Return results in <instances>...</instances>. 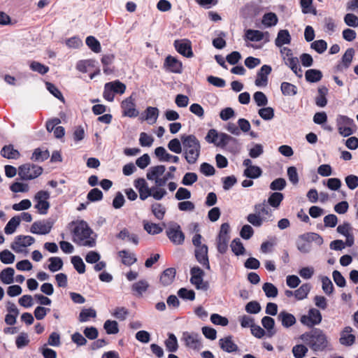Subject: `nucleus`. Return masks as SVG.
Wrapping results in <instances>:
<instances>
[{"mask_svg":"<svg viewBox=\"0 0 358 358\" xmlns=\"http://www.w3.org/2000/svg\"><path fill=\"white\" fill-rule=\"evenodd\" d=\"M283 198L284 196L282 193L274 192L272 193L268 197V203L273 208H278L282 202Z\"/></svg>","mask_w":358,"mask_h":358,"instance_id":"obj_50","label":"nucleus"},{"mask_svg":"<svg viewBox=\"0 0 358 358\" xmlns=\"http://www.w3.org/2000/svg\"><path fill=\"white\" fill-rule=\"evenodd\" d=\"M15 256L10 250L6 249L0 252V260L4 264H11L15 262Z\"/></svg>","mask_w":358,"mask_h":358,"instance_id":"obj_51","label":"nucleus"},{"mask_svg":"<svg viewBox=\"0 0 358 358\" xmlns=\"http://www.w3.org/2000/svg\"><path fill=\"white\" fill-rule=\"evenodd\" d=\"M20 224V217L19 216L13 217L6 224L4 228V232L8 235L13 234Z\"/></svg>","mask_w":358,"mask_h":358,"instance_id":"obj_36","label":"nucleus"},{"mask_svg":"<svg viewBox=\"0 0 358 358\" xmlns=\"http://www.w3.org/2000/svg\"><path fill=\"white\" fill-rule=\"evenodd\" d=\"M321 281L323 292L327 295L331 294L334 292V285L331 280L327 276H322Z\"/></svg>","mask_w":358,"mask_h":358,"instance_id":"obj_60","label":"nucleus"},{"mask_svg":"<svg viewBox=\"0 0 358 358\" xmlns=\"http://www.w3.org/2000/svg\"><path fill=\"white\" fill-rule=\"evenodd\" d=\"M122 115L129 117H136L138 115V110L136 108L135 99L130 96L124 99L121 103Z\"/></svg>","mask_w":358,"mask_h":358,"instance_id":"obj_13","label":"nucleus"},{"mask_svg":"<svg viewBox=\"0 0 358 358\" xmlns=\"http://www.w3.org/2000/svg\"><path fill=\"white\" fill-rule=\"evenodd\" d=\"M48 261L50 264L48 265V269L52 272H56L62 268L63 261L59 257H52L49 258Z\"/></svg>","mask_w":358,"mask_h":358,"instance_id":"obj_44","label":"nucleus"},{"mask_svg":"<svg viewBox=\"0 0 358 358\" xmlns=\"http://www.w3.org/2000/svg\"><path fill=\"white\" fill-rule=\"evenodd\" d=\"M126 90V85L120 80H114L105 84L103 92V98L110 102L114 101V94H123Z\"/></svg>","mask_w":358,"mask_h":358,"instance_id":"obj_6","label":"nucleus"},{"mask_svg":"<svg viewBox=\"0 0 358 358\" xmlns=\"http://www.w3.org/2000/svg\"><path fill=\"white\" fill-rule=\"evenodd\" d=\"M119 256L122 259V262L127 266H130L136 262L135 255L127 252L126 250L120 251Z\"/></svg>","mask_w":358,"mask_h":358,"instance_id":"obj_45","label":"nucleus"},{"mask_svg":"<svg viewBox=\"0 0 358 358\" xmlns=\"http://www.w3.org/2000/svg\"><path fill=\"white\" fill-rule=\"evenodd\" d=\"M166 348L169 352H176L178 350V340L176 336L173 334H170L169 338L165 341Z\"/></svg>","mask_w":358,"mask_h":358,"instance_id":"obj_56","label":"nucleus"},{"mask_svg":"<svg viewBox=\"0 0 358 358\" xmlns=\"http://www.w3.org/2000/svg\"><path fill=\"white\" fill-rule=\"evenodd\" d=\"M167 146L169 150L176 154H180L183 150L182 141L178 138L171 140Z\"/></svg>","mask_w":358,"mask_h":358,"instance_id":"obj_53","label":"nucleus"},{"mask_svg":"<svg viewBox=\"0 0 358 358\" xmlns=\"http://www.w3.org/2000/svg\"><path fill=\"white\" fill-rule=\"evenodd\" d=\"M144 229L151 235L159 234L163 231V228L158 224L143 221Z\"/></svg>","mask_w":358,"mask_h":358,"instance_id":"obj_39","label":"nucleus"},{"mask_svg":"<svg viewBox=\"0 0 358 358\" xmlns=\"http://www.w3.org/2000/svg\"><path fill=\"white\" fill-rule=\"evenodd\" d=\"M336 122L338 132L341 136L347 137L353 133V127H355L353 120L344 115H339L337 117Z\"/></svg>","mask_w":358,"mask_h":358,"instance_id":"obj_11","label":"nucleus"},{"mask_svg":"<svg viewBox=\"0 0 358 358\" xmlns=\"http://www.w3.org/2000/svg\"><path fill=\"white\" fill-rule=\"evenodd\" d=\"M262 169L257 166H250L244 171V176L249 178H257L262 176Z\"/></svg>","mask_w":358,"mask_h":358,"instance_id":"obj_54","label":"nucleus"},{"mask_svg":"<svg viewBox=\"0 0 358 358\" xmlns=\"http://www.w3.org/2000/svg\"><path fill=\"white\" fill-rule=\"evenodd\" d=\"M71 263L79 273H84L85 271V265L83 259L79 256H73L71 258Z\"/></svg>","mask_w":358,"mask_h":358,"instance_id":"obj_64","label":"nucleus"},{"mask_svg":"<svg viewBox=\"0 0 358 358\" xmlns=\"http://www.w3.org/2000/svg\"><path fill=\"white\" fill-rule=\"evenodd\" d=\"M164 66L166 71L174 73H180L182 70V62L171 55L166 57Z\"/></svg>","mask_w":358,"mask_h":358,"instance_id":"obj_19","label":"nucleus"},{"mask_svg":"<svg viewBox=\"0 0 358 358\" xmlns=\"http://www.w3.org/2000/svg\"><path fill=\"white\" fill-rule=\"evenodd\" d=\"M301 339L315 352H322L329 345L327 336L320 329L302 334Z\"/></svg>","mask_w":358,"mask_h":358,"instance_id":"obj_2","label":"nucleus"},{"mask_svg":"<svg viewBox=\"0 0 358 358\" xmlns=\"http://www.w3.org/2000/svg\"><path fill=\"white\" fill-rule=\"evenodd\" d=\"M165 171L166 168L164 165L151 166L148 170L146 177L150 180H154L157 186L162 187L169 179L174 178L173 173H165Z\"/></svg>","mask_w":358,"mask_h":358,"instance_id":"obj_4","label":"nucleus"},{"mask_svg":"<svg viewBox=\"0 0 358 358\" xmlns=\"http://www.w3.org/2000/svg\"><path fill=\"white\" fill-rule=\"evenodd\" d=\"M352 329L346 327L341 333L340 343L343 345H351L355 343V336L352 334Z\"/></svg>","mask_w":358,"mask_h":358,"instance_id":"obj_26","label":"nucleus"},{"mask_svg":"<svg viewBox=\"0 0 358 358\" xmlns=\"http://www.w3.org/2000/svg\"><path fill=\"white\" fill-rule=\"evenodd\" d=\"M229 225L228 223H223L220 227V230L217 238V249L219 252L224 254L228 249V243L229 241Z\"/></svg>","mask_w":358,"mask_h":358,"instance_id":"obj_9","label":"nucleus"},{"mask_svg":"<svg viewBox=\"0 0 358 358\" xmlns=\"http://www.w3.org/2000/svg\"><path fill=\"white\" fill-rule=\"evenodd\" d=\"M169 238L176 245H180L184 242L185 236L180 229V227L176 224H171L166 231Z\"/></svg>","mask_w":358,"mask_h":358,"instance_id":"obj_17","label":"nucleus"},{"mask_svg":"<svg viewBox=\"0 0 358 358\" xmlns=\"http://www.w3.org/2000/svg\"><path fill=\"white\" fill-rule=\"evenodd\" d=\"M310 290L311 285L309 283H304L294 291V297L298 301L303 300L308 297Z\"/></svg>","mask_w":358,"mask_h":358,"instance_id":"obj_31","label":"nucleus"},{"mask_svg":"<svg viewBox=\"0 0 358 358\" xmlns=\"http://www.w3.org/2000/svg\"><path fill=\"white\" fill-rule=\"evenodd\" d=\"M232 139L233 138L231 136L225 133L218 132L215 129H210L205 136L207 143H213L220 148L225 147Z\"/></svg>","mask_w":358,"mask_h":358,"instance_id":"obj_5","label":"nucleus"},{"mask_svg":"<svg viewBox=\"0 0 358 358\" xmlns=\"http://www.w3.org/2000/svg\"><path fill=\"white\" fill-rule=\"evenodd\" d=\"M151 210L157 219L161 220L164 218L166 213V208L162 204L157 203L152 204Z\"/></svg>","mask_w":358,"mask_h":358,"instance_id":"obj_58","label":"nucleus"},{"mask_svg":"<svg viewBox=\"0 0 358 358\" xmlns=\"http://www.w3.org/2000/svg\"><path fill=\"white\" fill-rule=\"evenodd\" d=\"M265 36H268V32H262L259 30L248 29L245 33L246 38L250 41H260Z\"/></svg>","mask_w":358,"mask_h":358,"instance_id":"obj_34","label":"nucleus"},{"mask_svg":"<svg viewBox=\"0 0 358 358\" xmlns=\"http://www.w3.org/2000/svg\"><path fill=\"white\" fill-rule=\"evenodd\" d=\"M145 120L149 124H153L157 122L159 111L157 108L149 106L146 108Z\"/></svg>","mask_w":358,"mask_h":358,"instance_id":"obj_37","label":"nucleus"},{"mask_svg":"<svg viewBox=\"0 0 358 358\" xmlns=\"http://www.w3.org/2000/svg\"><path fill=\"white\" fill-rule=\"evenodd\" d=\"M174 46L176 50L186 57H192L193 52L192 50L191 42L187 39L176 40L174 42Z\"/></svg>","mask_w":358,"mask_h":358,"instance_id":"obj_20","label":"nucleus"},{"mask_svg":"<svg viewBox=\"0 0 358 358\" xmlns=\"http://www.w3.org/2000/svg\"><path fill=\"white\" fill-rule=\"evenodd\" d=\"M268 210L262 204L255 206V213H250L247 217V220L255 227H260L262 225L264 220L263 215H268Z\"/></svg>","mask_w":358,"mask_h":358,"instance_id":"obj_12","label":"nucleus"},{"mask_svg":"<svg viewBox=\"0 0 358 358\" xmlns=\"http://www.w3.org/2000/svg\"><path fill=\"white\" fill-rule=\"evenodd\" d=\"M1 152L3 157L8 159H17L20 157V152L14 149L13 145L4 146Z\"/></svg>","mask_w":358,"mask_h":358,"instance_id":"obj_42","label":"nucleus"},{"mask_svg":"<svg viewBox=\"0 0 358 358\" xmlns=\"http://www.w3.org/2000/svg\"><path fill=\"white\" fill-rule=\"evenodd\" d=\"M134 186L139 192V197L144 201L150 196L152 187L150 188L144 178H138L134 181Z\"/></svg>","mask_w":358,"mask_h":358,"instance_id":"obj_21","label":"nucleus"},{"mask_svg":"<svg viewBox=\"0 0 358 358\" xmlns=\"http://www.w3.org/2000/svg\"><path fill=\"white\" fill-rule=\"evenodd\" d=\"M262 324L266 329L269 337L275 334V331L273 330L275 321L272 317L268 316L264 317L262 319Z\"/></svg>","mask_w":358,"mask_h":358,"instance_id":"obj_41","label":"nucleus"},{"mask_svg":"<svg viewBox=\"0 0 358 358\" xmlns=\"http://www.w3.org/2000/svg\"><path fill=\"white\" fill-rule=\"evenodd\" d=\"M191 283L195 286L197 289H206L207 285L203 282L204 272L199 266H194L190 270Z\"/></svg>","mask_w":358,"mask_h":358,"instance_id":"obj_14","label":"nucleus"},{"mask_svg":"<svg viewBox=\"0 0 358 358\" xmlns=\"http://www.w3.org/2000/svg\"><path fill=\"white\" fill-rule=\"evenodd\" d=\"M43 169L37 165L26 164L19 167L18 175L24 180H29L38 177Z\"/></svg>","mask_w":358,"mask_h":358,"instance_id":"obj_8","label":"nucleus"},{"mask_svg":"<svg viewBox=\"0 0 358 358\" xmlns=\"http://www.w3.org/2000/svg\"><path fill=\"white\" fill-rule=\"evenodd\" d=\"M219 345L221 349L227 352H233L238 350V346L234 343L231 336L220 338Z\"/></svg>","mask_w":358,"mask_h":358,"instance_id":"obj_29","label":"nucleus"},{"mask_svg":"<svg viewBox=\"0 0 358 358\" xmlns=\"http://www.w3.org/2000/svg\"><path fill=\"white\" fill-rule=\"evenodd\" d=\"M305 77L308 82L316 83L322 79V73L317 69H308L306 71Z\"/></svg>","mask_w":358,"mask_h":358,"instance_id":"obj_38","label":"nucleus"},{"mask_svg":"<svg viewBox=\"0 0 358 358\" xmlns=\"http://www.w3.org/2000/svg\"><path fill=\"white\" fill-rule=\"evenodd\" d=\"M308 316L310 319L311 326L319 324L322 321V315L316 308H311L308 311Z\"/></svg>","mask_w":358,"mask_h":358,"instance_id":"obj_59","label":"nucleus"},{"mask_svg":"<svg viewBox=\"0 0 358 358\" xmlns=\"http://www.w3.org/2000/svg\"><path fill=\"white\" fill-rule=\"evenodd\" d=\"M278 20V17L274 13H268L264 15L262 22L266 27H271L275 26Z\"/></svg>","mask_w":358,"mask_h":358,"instance_id":"obj_43","label":"nucleus"},{"mask_svg":"<svg viewBox=\"0 0 358 358\" xmlns=\"http://www.w3.org/2000/svg\"><path fill=\"white\" fill-rule=\"evenodd\" d=\"M285 64L287 66H288L297 77H299V78L302 77L303 71L299 64V59L296 57H295L294 58H292L288 62H287Z\"/></svg>","mask_w":358,"mask_h":358,"instance_id":"obj_35","label":"nucleus"},{"mask_svg":"<svg viewBox=\"0 0 358 358\" xmlns=\"http://www.w3.org/2000/svg\"><path fill=\"white\" fill-rule=\"evenodd\" d=\"M150 287L149 282L145 280H141L134 282L131 286V290L134 295L142 296Z\"/></svg>","mask_w":358,"mask_h":358,"instance_id":"obj_28","label":"nucleus"},{"mask_svg":"<svg viewBox=\"0 0 358 358\" xmlns=\"http://www.w3.org/2000/svg\"><path fill=\"white\" fill-rule=\"evenodd\" d=\"M195 257L199 263L204 266L208 270L210 268L207 246H201L200 248H195Z\"/></svg>","mask_w":358,"mask_h":358,"instance_id":"obj_24","label":"nucleus"},{"mask_svg":"<svg viewBox=\"0 0 358 358\" xmlns=\"http://www.w3.org/2000/svg\"><path fill=\"white\" fill-rule=\"evenodd\" d=\"M307 235H303L296 241L297 249L302 253H308L310 251L311 245Z\"/></svg>","mask_w":358,"mask_h":358,"instance_id":"obj_33","label":"nucleus"},{"mask_svg":"<svg viewBox=\"0 0 358 358\" xmlns=\"http://www.w3.org/2000/svg\"><path fill=\"white\" fill-rule=\"evenodd\" d=\"M86 44L94 52L99 53L101 51L99 41L94 36H87L86 38Z\"/></svg>","mask_w":358,"mask_h":358,"instance_id":"obj_47","label":"nucleus"},{"mask_svg":"<svg viewBox=\"0 0 358 358\" xmlns=\"http://www.w3.org/2000/svg\"><path fill=\"white\" fill-rule=\"evenodd\" d=\"M176 270L173 268L166 269L160 276V282L163 286L171 285L175 278Z\"/></svg>","mask_w":358,"mask_h":358,"instance_id":"obj_30","label":"nucleus"},{"mask_svg":"<svg viewBox=\"0 0 358 358\" xmlns=\"http://www.w3.org/2000/svg\"><path fill=\"white\" fill-rule=\"evenodd\" d=\"M95 66V61L92 59H86L79 61L76 64V69L82 72L87 73L91 69L94 68Z\"/></svg>","mask_w":358,"mask_h":358,"instance_id":"obj_40","label":"nucleus"},{"mask_svg":"<svg viewBox=\"0 0 358 358\" xmlns=\"http://www.w3.org/2000/svg\"><path fill=\"white\" fill-rule=\"evenodd\" d=\"M117 237L121 240H127L128 241H131L135 245H137L138 243V238L135 234H130L127 229H124L122 230L117 236Z\"/></svg>","mask_w":358,"mask_h":358,"instance_id":"obj_52","label":"nucleus"},{"mask_svg":"<svg viewBox=\"0 0 358 358\" xmlns=\"http://www.w3.org/2000/svg\"><path fill=\"white\" fill-rule=\"evenodd\" d=\"M259 115L264 120H271L274 117V110L271 107L260 108L258 111Z\"/></svg>","mask_w":358,"mask_h":358,"instance_id":"obj_63","label":"nucleus"},{"mask_svg":"<svg viewBox=\"0 0 358 358\" xmlns=\"http://www.w3.org/2000/svg\"><path fill=\"white\" fill-rule=\"evenodd\" d=\"M103 328L108 334H116L119 331L118 324L115 320H106L103 324Z\"/></svg>","mask_w":358,"mask_h":358,"instance_id":"obj_55","label":"nucleus"},{"mask_svg":"<svg viewBox=\"0 0 358 358\" xmlns=\"http://www.w3.org/2000/svg\"><path fill=\"white\" fill-rule=\"evenodd\" d=\"M291 35L287 29H281L278 31L277 37L275 40V44L277 47L284 48V45H289L291 43Z\"/></svg>","mask_w":358,"mask_h":358,"instance_id":"obj_25","label":"nucleus"},{"mask_svg":"<svg viewBox=\"0 0 358 358\" xmlns=\"http://www.w3.org/2000/svg\"><path fill=\"white\" fill-rule=\"evenodd\" d=\"M282 93L285 96H294L297 93V88L294 85L283 82L280 87Z\"/></svg>","mask_w":358,"mask_h":358,"instance_id":"obj_49","label":"nucleus"},{"mask_svg":"<svg viewBox=\"0 0 358 358\" xmlns=\"http://www.w3.org/2000/svg\"><path fill=\"white\" fill-rule=\"evenodd\" d=\"M355 55V50L348 48L343 55L341 62L336 66V72H343L350 65Z\"/></svg>","mask_w":358,"mask_h":358,"instance_id":"obj_22","label":"nucleus"},{"mask_svg":"<svg viewBox=\"0 0 358 358\" xmlns=\"http://www.w3.org/2000/svg\"><path fill=\"white\" fill-rule=\"evenodd\" d=\"M35 238L31 236H17L10 244V248L16 253L28 252L27 248L34 244Z\"/></svg>","mask_w":358,"mask_h":358,"instance_id":"obj_7","label":"nucleus"},{"mask_svg":"<svg viewBox=\"0 0 358 358\" xmlns=\"http://www.w3.org/2000/svg\"><path fill=\"white\" fill-rule=\"evenodd\" d=\"M271 67L269 65H263L257 74L255 81V85L259 87H264L268 84V75L271 72Z\"/></svg>","mask_w":358,"mask_h":358,"instance_id":"obj_18","label":"nucleus"},{"mask_svg":"<svg viewBox=\"0 0 358 358\" xmlns=\"http://www.w3.org/2000/svg\"><path fill=\"white\" fill-rule=\"evenodd\" d=\"M231 248L236 255H241L244 254L245 248L240 239H234L231 243Z\"/></svg>","mask_w":358,"mask_h":358,"instance_id":"obj_62","label":"nucleus"},{"mask_svg":"<svg viewBox=\"0 0 358 358\" xmlns=\"http://www.w3.org/2000/svg\"><path fill=\"white\" fill-rule=\"evenodd\" d=\"M50 198V194L47 191L41 190L34 196V201L36 202L35 208L38 213L45 215L50 208V203L48 201Z\"/></svg>","mask_w":358,"mask_h":358,"instance_id":"obj_10","label":"nucleus"},{"mask_svg":"<svg viewBox=\"0 0 358 358\" xmlns=\"http://www.w3.org/2000/svg\"><path fill=\"white\" fill-rule=\"evenodd\" d=\"M30 69L35 72H38L41 75H44L49 71V67L43 65V64L33 61L30 63Z\"/></svg>","mask_w":358,"mask_h":358,"instance_id":"obj_61","label":"nucleus"},{"mask_svg":"<svg viewBox=\"0 0 358 358\" xmlns=\"http://www.w3.org/2000/svg\"><path fill=\"white\" fill-rule=\"evenodd\" d=\"M278 319L285 328L293 326L296 322L295 317L292 314L285 310L280 312Z\"/></svg>","mask_w":358,"mask_h":358,"instance_id":"obj_27","label":"nucleus"},{"mask_svg":"<svg viewBox=\"0 0 358 358\" xmlns=\"http://www.w3.org/2000/svg\"><path fill=\"white\" fill-rule=\"evenodd\" d=\"M14 274V269L8 267L0 272V280L3 284L10 285L13 282Z\"/></svg>","mask_w":358,"mask_h":358,"instance_id":"obj_32","label":"nucleus"},{"mask_svg":"<svg viewBox=\"0 0 358 358\" xmlns=\"http://www.w3.org/2000/svg\"><path fill=\"white\" fill-rule=\"evenodd\" d=\"M87 224L83 221L76 223L73 230V241L82 246L94 247L95 239Z\"/></svg>","mask_w":358,"mask_h":358,"instance_id":"obj_3","label":"nucleus"},{"mask_svg":"<svg viewBox=\"0 0 358 358\" xmlns=\"http://www.w3.org/2000/svg\"><path fill=\"white\" fill-rule=\"evenodd\" d=\"M53 226L51 220H41L34 222L31 227L30 232L34 234L45 235L50 232Z\"/></svg>","mask_w":358,"mask_h":358,"instance_id":"obj_16","label":"nucleus"},{"mask_svg":"<svg viewBox=\"0 0 358 358\" xmlns=\"http://www.w3.org/2000/svg\"><path fill=\"white\" fill-rule=\"evenodd\" d=\"M262 289L268 298H275L278 295L277 287L271 282H265L262 286Z\"/></svg>","mask_w":358,"mask_h":358,"instance_id":"obj_46","label":"nucleus"},{"mask_svg":"<svg viewBox=\"0 0 358 358\" xmlns=\"http://www.w3.org/2000/svg\"><path fill=\"white\" fill-rule=\"evenodd\" d=\"M155 154L160 162H172L173 163H178L179 162V157L178 156L171 155L162 146L157 147L155 150Z\"/></svg>","mask_w":358,"mask_h":358,"instance_id":"obj_23","label":"nucleus"},{"mask_svg":"<svg viewBox=\"0 0 358 358\" xmlns=\"http://www.w3.org/2000/svg\"><path fill=\"white\" fill-rule=\"evenodd\" d=\"M96 316V312L93 308H84L79 314V321L80 322H85L89 320L90 317L94 318Z\"/></svg>","mask_w":358,"mask_h":358,"instance_id":"obj_48","label":"nucleus"},{"mask_svg":"<svg viewBox=\"0 0 358 358\" xmlns=\"http://www.w3.org/2000/svg\"><path fill=\"white\" fill-rule=\"evenodd\" d=\"M181 340L187 348L194 350H199L203 346L201 337L196 333L184 332Z\"/></svg>","mask_w":358,"mask_h":358,"instance_id":"obj_15","label":"nucleus"},{"mask_svg":"<svg viewBox=\"0 0 358 358\" xmlns=\"http://www.w3.org/2000/svg\"><path fill=\"white\" fill-rule=\"evenodd\" d=\"M48 150H42L40 148L35 149L31 159L36 162H43L49 157Z\"/></svg>","mask_w":358,"mask_h":358,"instance_id":"obj_57","label":"nucleus"},{"mask_svg":"<svg viewBox=\"0 0 358 358\" xmlns=\"http://www.w3.org/2000/svg\"><path fill=\"white\" fill-rule=\"evenodd\" d=\"M183 148V157L189 164H195L199 158L201 145L199 140L192 134L180 136Z\"/></svg>","mask_w":358,"mask_h":358,"instance_id":"obj_1","label":"nucleus"}]
</instances>
